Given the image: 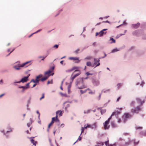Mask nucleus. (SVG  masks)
<instances>
[{
    "label": "nucleus",
    "mask_w": 146,
    "mask_h": 146,
    "mask_svg": "<svg viewBox=\"0 0 146 146\" xmlns=\"http://www.w3.org/2000/svg\"><path fill=\"white\" fill-rule=\"evenodd\" d=\"M7 129L12 132L13 130V129L10 125H8L7 127Z\"/></svg>",
    "instance_id": "28"
},
{
    "label": "nucleus",
    "mask_w": 146,
    "mask_h": 146,
    "mask_svg": "<svg viewBox=\"0 0 146 146\" xmlns=\"http://www.w3.org/2000/svg\"><path fill=\"white\" fill-rule=\"evenodd\" d=\"M85 129L83 127H82L81 128V132L80 134V135H81L82 133L84 131Z\"/></svg>",
    "instance_id": "59"
},
{
    "label": "nucleus",
    "mask_w": 146,
    "mask_h": 146,
    "mask_svg": "<svg viewBox=\"0 0 146 146\" xmlns=\"http://www.w3.org/2000/svg\"><path fill=\"white\" fill-rule=\"evenodd\" d=\"M31 62V61H27L25 62V63H23V64H21L19 66L23 67L24 66H25L26 64H27L29 63H30Z\"/></svg>",
    "instance_id": "26"
},
{
    "label": "nucleus",
    "mask_w": 146,
    "mask_h": 146,
    "mask_svg": "<svg viewBox=\"0 0 146 146\" xmlns=\"http://www.w3.org/2000/svg\"><path fill=\"white\" fill-rule=\"evenodd\" d=\"M132 117V115L129 113H126L124 114L122 117L123 122L125 123L127 121V119Z\"/></svg>",
    "instance_id": "2"
},
{
    "label": "nucleus",
    "mask_w": 146,
    "mask_h": 146,
    "mask_svg": "<svg viewBox=\"0 0 146 146\" xmlns=\"http://www.w3.org/2000/svg\"><path fill=\"white\" fill-rule=\"evenodd\" d=\"M18 65H19V66H17V65H15L13 66V68L15 69V70H19L20 69V67H21L19 66V64H18Z\"/></svg>",
    "instance_id": "30"
},
{
    "label": "nucleus",
    "mask_w": 146,
    "mask_h": 146,
    "mask_svg": "<svg viewBox=\"0 0 146 146\" xmlns=\"http://www.w3.org/2000/svg\"><path fill=\"white\" fill-rule=\"evenodd\" d=\"M137 33V31H133L132 33V34L134 35H136Z\"/></svg>",
    "instance_id": "45"
},
{
    "label": "nucleus",
    "mask_w": 146,
    "mask_h": 146,
    "mask_svg": "<svg viewBox=\"0 0 146 146\" xmlns=\"http://www.w3.org/2000/svg\"><path fill=\"white\" fill-rule=\"evenodd\" d=\"M117 143H115L113 144H110L108 146H116Z\"/></svg>",
    "instance_id": "49"
},
{
    "label": "nucleus",
    "mask_w": 146,
    "mask_h": 146,
    "mask_svg": "<svg viewBox=\"0 0 146 146\" xmlns=\"http://www.w3.org/2000/svg\"><path fill=\"white\" fill-rule=\"evenodd\" d=\"M30 82L28 83L26 85V86L27 87V88H29V84H30Z\"/></svg>",
    "instance_id": "60"
},
{
    "label": "nucleus",
    "mask_w": 146,
    "mask_h": 146,
    "mask_svg": "<svg viewBox=\"0 0 146 146\" xmlns=\"http://www.w3.org/2000/svg\"><path fill=\"white\" fill-rule=\"evenodd\" d=\"M141 110V107L139 106H138L136 107V109L131 110V111L134 113H138V112L136 111V110L140 111Z\"/></svg>",
    "instance_id": "6"
},
{
    "label": "nucleus",
    "mask_w": 146,
    "mask_h": 146,
    "mask_svg": "<svg viewBox=\"0 0 146 146\" xmlns=\"http://www.w3.org/2000/svg\"><path fill=\"white\" fill-rule=\"evenodd\" d=\"M47 56V55L45 56H40L38 57V58H41V60L44 61V59Z\"/></svg>",
    "instance_id": "34"
},
{
    "label": "nucleus",
    "mask_w": 146,
    "mask_h": 146,
    "mask_svg": "<svg viewBox=\"0 0 146 146\" xmlns=\"http://www.w3.org/2000/svg\"><path fill=\"white\" fill-rule=\"evenodd\" d=\"M120 112L118 111H115L113 112L112 114V115H115L116 118H118L117 115L119 114Z\"/></svg>",
    "instance_id": "16"
},
{
    "label": "nucleus",
    "mask_w": 146,
    "mask_h": 146,
    "mask_svg": "<svg viewBox=\"0 0 146 146\" xmlns=\"http://www.w3.org/2000/svg\"><path fill=\"white\" fill-rule=\"evenodd\" d=\"M94 64L96 65L97 63L100 62V60L99 59H98L97 58H94Z\"/></svg>",
    "instance_id": "23"
},
{
    "label": "nucleus",
    "mask_w": 146,
    "mask_h": 146,
    "mask_svg": "<svg viewBox=\"0 0 146 146\" xmlns=\"http://www.w3.org/2000/svg\"><path fill=\"white\" fill-rule=\"evenodd\" d=\"M133 142H134V144L135 145H137L138 144V143H139V141H138V142H135V140H133Z\"/></svg>",
    "instance_id": "57"
},
{
    "label": "nucleus",
    "mask_w": 146,
    "mask_h": 146,
    "mask_svg": "<svg viewBox=\"0 0 146 146\" xmlns=\"http://www.w3.org/2000/svg\"><path fill=\"white\" fill-rule=\"evenodd\" d=\"M31 100V97L29 98V99L27 101V104H30Z\"/></svg>",
    "instance_id": "44"
},
{
    "label": "nucleus",
    "mask_w": 146,
    "mask_h": 146,
    "mask_svg": "<svg viewBox=\"0 0 146 146\" xmlns=\"http://www.w3.org/2000/svg\"><path fill=\"white\" fill-rule=\"evenodd\" d=\"M45 75L46 76H44V77H45L46 80H47L48 78V77L50 76V75H49V74H47V75Z\"/></svg>",
    "instance_id": "42"
},
{
    "label": "nucleus",
    "mask_w": 146,
    "mask_h": 146,
    "mask_svg": "<svg viewBox=\"0 0 146 146\" xmlns=\"http://www.w3.org/2000/svg\"><path fill=\"white\" fill-rule=\"evenodd\" d=\"M110 40H112V41L110 42V43L112 44V43H115V40L113 38H110Z\"/></svg>",
    "instance_id": "33"
},
{
    "label": "nucleus",
    "mask_w": 146,
    "mask_h": 146,
    "mask_svg": "<svg viewBox=\"0 0 146 146\" xmlns=\"http://www.w3.org/2000/svg\"><path fill=\"white\" fill-rule=\"evenodd\" d=\"M110 102V100H109L108 101V102H107V103H105V104H104V107H106L107 106V105Z\"/></svg>",
    "instance_id": "58"
},
{
    "label": "nucleus",
    "mask_w": 146,
    "mask_h": 146,
    "mask_svg": "<svg viewBox=\"0 0 146 146\" xmlns=\"http://www.w3.org/2000/svg\"><path fill=\"white\" fill-rule=\"evenodd\" d=\"M123 85L122 83H118L117 84V87L118 89H119L120 88L122 87Z\"/></svg>",
    "instance_id": "27"
},
{
    "label": "nucleus",
    "mask_w": 146,
    "mask_h": 146,
    "mask_svg": "<svg viewBox=\"0 0 146 146\" xmlns=\"http://www.w3.org/2000/svg\"><path fill=\"white\" fill-rule=\"evenodd\" d=\"M112 116H113V115H112V114H111V115L110 117H109L108 118V120H106V121H107L108 122V123H109V122L110 121V119H111V117H112Z\"/></svg>",
    "instance_id": "53"
},
{
    "label": "nucleus",
    "mask_w": 146,
    "mask_h": 146,
    "mask_svg": "<svg viewBox=\"0 0 146 146\" xmlns=\"http://www.w3.org/2000/svg\"><path fill=\"white\" fill-rule=\"evenodd\" d=\"M54 67V66L51 67L50 68L48 71L45 72L44 73V75H47L50 74L53 71Z\"/></svg>",
    "instance_id": "10"
},
{
    "label": "nucleus",
    "mask_w": 146,
    "mask_h": 146,
    "mask_svg": "<svg viewBox=\"0 0 146 146\" xmlns=\"http://www.w3.org/2000/svg\"><path fill=\"white\" fill-rule=\"evenodd\" d=\"M83 78H78L76 81V86L77 88L79 89L84 88L86 86L84 84Z\"/></svg>",
    "instance_id": "1"
},
{
    "label": "nucleus",
    "mask_w": 146,
    "mask_h": 146,
    "mask_svg": "<svg viewBox=\"0 0 146 146\" xmlns=\"http://www.w3.org/2000/svg\"><path fill=\"white\" fill-rule=\"evenodd\" d=\"M69 59L70 60H78V61L75 62V63H78L80 61V60H79V57H70L69 58Z\"/></svg>",
    "instance_id": "13"
},
{
    "label": "nucleus",
    "mask_w": 146,
    "mask_h": 146,
    "mask_svg": "<svg viewBox=\"0 0 146 146\" xmlns=\"http://www.w3.org/2000/svg\"><path fill=\"white\" fill-rule=\"evenodd\" d=\"M97 145H95V146H100L99 145H104V143L102 142H98L97 143Z\"/></svg>",
    "instance_id": "38"
},
{
    "label": "nucleus",
    "mask_w": 146,
    "mask_h": 146,
    "mask_svg": "<svg viewBox=\"0 0 146 146\" xmlns=\"http://www.w3.org/2000/svg\"><path fill=\"white\" fill-rule=\"evenodd\" d=\"M71 86V83H70V84L68 85V88L70 89Z\"/></svg>",
    "instance_id": "63"
},
{
    "label": "nucleus",
    "mask_w": 146,
    "mask_h": 146,
    "mask_svg": "<svg viewBox=\"0 0 146 146\" xmlns=\"http://www.w3.org/2000/svg\"><path fill=\"white\" fill-rule=\"evenodd\" d=\"M42 75L41 74H40L36 76V77L35 80L32 79L31 81L30 82H33L34 83H36L38 84L39 83V81L40 79L39 78L42 76Z\"/></svg>",
    "instance_id": "3"
},
{
    "label": "nucleus",
    "mask_w": 146,
    "mask_h": 146,
    "mask_svg": "<svg viewBox=\"0 0 146 146\" xmlns=\"http://www.w3.org/2000/svg\"><path fill=\"white\" fill-rule=\"evenodd\" d=\"M17 83L20 84V82L19 81H17L16 80L14 81L13 82V85L15 86H17Z\"/></svg>",
    "instance_id": "32"
},
{
    "label": "nucleus",
    "mask_w": 146,
    "mask_h": 146,
    "mask_svg": "<svg viewBox=\"0 0 146 146\" xmlns=\"http://www.w3.org/2000/svg\"><path fill=\"white\" fill-rule=\"evenodd\" d=\"M79 49H77L75 51V53H77L79 51Z\"/></svg>",
    "instance_id": "64"
},
{
    "label": "nucleus",
    "mask_w": 146,
    "mask_h": 146,
    "mask_svg": "<svg viewBox=\"0 0 146 146\" xmlns=\"http://www.w3.org/2000/svg\"><path fill=\"white\" fill-rule=\"evenodd\" d=\"M108 143H109L108 140L107 141L105 142V144H106V146H108L109 145H110L108 144Z\"/></svg>",
    "instance_id": "51"
},
{
    "label": "nucleus",
    "mask_w": 146,
    "mask_h": 146,
    "mask_svg": "<svg viewBox=\"0 0 146 146\" xmlns=\"http://www.w3.org/2000/svg\"><path fill=\"white\" fill-rule=\"evenodd\" d=\"M110 91L111 89H109L106 90H103L102 91V92H103L104 93H106L109 92Z\"/></svg>",
    "instance_id": "29"
},
{
    "label": "nucleus",
    "mask_w": 146,
    "mask_h": 146,
    "mask_svg": "<svg viewBox=\"0 0 146 146\" xmlns=\"http://www.w3.org/2000/svg\"><path fill=\"white\" fill-rule=\"evenodd\" d=\"M145 84V82L144 80H142L141 82V84H140V86L142 87H143V86Z\"/></svg>",
    "instance_id": "35"
},
{
    "label": "nucleus",
    "mask_w": 146,
    "mask_h": 146,
    "mask_svg": "<svg viewBox=\"0 0 146 146\" xmlns=\"http://www.w3.org/2000/svg\"><path fill=\"white\" fill-rule=\"evenodd\" d=\"M86 74L87 75V76H88L89 75H92L93 74L92 73H89L88 72H86Z\"/></svg>",
    "instance_id": "55"
},
{
    "label": "nucleus",
    "mask_w": 146,
    "mask_h": 146,
    "mask_svg": "<svg viewBox=\"0 0 146 146\" xmlns=\"http://www.w3.org/2000/svg\"><path fill=\"white\" fill-rule=\"evenodd\" d=\"M111 123V126L113 128H115L117 127V125L115 123L114 121H112Z\"/></svg>",
    "instance_id": "24"
},
{
    "label": "nucleus",
    "mask_w": 146,
    "mask_h": 146,
    "mask_svg": "<svg viewBox=\"0 0 146 146\" xmlns=\"http://www.w3.org/2000/svg\"><path fill=\"white\" fill-rule=\"evenodd\" d=\"M106 111V109H104L103 110H101V113L102 114L104 113Z\"/></svg>",
    "instance_id": "36"
},
{
    "label": "nucleus",
    "mask_w": 146,
    "mask_h": 146,
    "mask_svg": "<svg viewBox=\"0 0 146 146\" xmlns=\"http://www.w3.org/2000/svg\"><path fill=\"white\" fill-rule=\"evenodd\" d=\"M136 100L137 102L138 103H140L141 105H142L145 102L144 101H141L140 99L139 98H137Z\"/></svg>",
    "instance_id": "20"
},
{
    "label": "nucleus",
    "mask_w": 146,
    "mask_h": 146,
    "mask_svg": "<svg viewBox=\"0 0 146 146\" xmlns=\"http://www.w3.org/2000/svg\"><path fill=\"white\" fill-rule=\"evenodd\" d=\"M54 67V66L51 67L50 68L48 71L45 72L44 73V75H47L50 74L53 71Z\"/></svg>",
    "instance_id": "9"
},
{
    "label": "nucleus",
    "mask_w": 146,
    "mask_h": 146,
    "mask_svg": "<svg viewBox=\"0 0 146 146\" xmlns=\"http://www.w3.org/2000/svg\"><path fill=\"white\" fill-rule=\"evenodd\" d=\"M54 67V66L51 67L50 68L48 71L45 72L44 73V75H47L50 74L53 71Z\"/></svg>",
    "instance_id": "8"
},
{
    "label": "nucleus",
    "mask_w": 146,
    "mask_h": 146,
    "mask_svg": "<svg viewBox=\"0 0 146 146\" xmlns=\"http://www.w3.org/2000/svg\"><path fill=\"white\" fill-rule=\"evenodd\" d=\"M135 103V101H132L131 102L130 104V105L132 106H134V104Z\"/></svg>",
    "instance_id": "48"
},
{
    "label": "nucleus",
    "mask_w": 146,
    "mask_h": 146,
    "mask_svg": "<svg viewBox=\"0 0 146 146\" xmlns=\"http://www.w3.org/2000/svg\"><path fill=\"white\" fill-rule=\"evenodd\" d=\"M75 78L73 76L72 77H71L70 78V80H71V81L70 82L71 83V84H72V82L74 79Z\"/></svg>",
    "instance_id": "46"
},
{
    "label": "nucleus",
    "mask_w": 146,
    "mask_h": 146,
    "mask_svg": "<svg viewBox=\"0 0 146 146\" xmlns=\"http://www.w3.org/2000/svg\"><path fill=\"white\" fill-rule=\"evenodd\" d=\"M73 69L72 68L71 69H69V70H66V72H70L72 71H73Z\"/></svg>",
    "instance_id": "52"
},
{
    "label": "nucleus",
    "mask_w": 146,
    "mask_h": 146,
    "mask_svg": "<svg viewBox=\"0 0 146 146\" xmlns=\"http://www.w3.org/2000/svg\"><path fill=\"white\" fill-rule=\"evenodd\" d=\"M30 74H29L27 76H24L19 81L20 83L22 82V83H24L26 82L29 80V77L30 76Z\"/></svg>",
    "instance_id": "4"
},
{
    "label": "nucleus",
    "mask_w": 146,
    "mask_h": 146,
    "mask_svg": "<svg viewBox=\"0 0 146 146\" xmlns=\"http://www.w3.org/2000/svg\"><path fill=\"white\" fill-rule=\"evenodd\" d=\"M63 111L60 110H58L56 112V114L59 115L60 116H62V115Z\"/></svg>",
    "instance_id": "21"
},
{
    "label": "nucleus",
    "mask_w": 146,
    "mask_h": 146,
    "mask_svg": "<svg viewBox=\"0 0 146 146\" xmlns=\"http://www.w3.org/2000/svg\"><path fill=\"white\" fill-rule=\"evenodd\" d=\"M0 132L3 133V135L5 136L6 138H8L9 137V135L8 134H6L4 129H0Z\"/></svg>",
    "instance_id": "7"
},
{
    "label": "nucleus",
    "mask_w": 146,
    "mask_h": 146,
    "mask_svg": "<svg viewBox=\"0 0 146 146\" xmlns=\"http://www.w3.org/2000/svg\"><path fill=\"white\" fill-rule=\"evenodd\" d=\"M100 65V62H98L97 63V64L96 65V66L94 68H96V67L98 66H99V65Z\"/></svg>",
    "instance_id": "62"
},
{
    "label": "nucleus",
    "mask_w": 146,
    "mask_h": 146,
    "mask_svg": "<svg viewBox=\"0 0 146 146\" xmlns=\"http://www.w3.org/2000/svg\"><path fill=\"white\" fill-rule=\"evenodd\" d=\"M44 98V94H42V96L40 98V100H42V98Z\"/></svg>",
    "instance_id": "61"
},
{
    "label": "nucleus",
    "mask_w": 146,
    "mask_h": 146,
    "mask_svg": "<svg viewBox=\"0 0 146 146\" xmlns=\"http://www.w3.org/2000/svg\"><path fill=\"white\" fill-rule=\"evenodd\" d=\"M106 32H104L101 30L99 32V37H101L103 36L104 35H106Z\"/></svg>",
    "instance_id": "17"
},
{
    "label": "nucleus",
    "mask_w": 146,
    "mask_h": 146,
    "mask_svg": "<svg viewBox=\"0 0 146 146\" xmlns=\"http://www.w3.org/2000/svg\"><path fill=\"white\" fill-rule=\"evenodd\" d=\"M119 50L117 48H116L113 49L111 52V53H113L115 52L119 51Z\"/></svg>",
    "instance_id": "31"
},
{
    "label": "nucleus",
    "mask_w": 146,
    "mask_h": 146,
    "mask_svg": "<svg viewBox=\"0 0 146 146\" xmlns=\"http://www.w3.org/2000/svg\"><path fill=\"white\" fill-rule=\"evenodd\" d=\"M23 87L22 88V89H23L22 91L23 92L24 91V90L25 89H28L27 87L26 86H23Z\"/></svg>",
    "instance_id": "54"
},
{
    "label": "nucleus",
    "mask_w": 146,
    "mask_h": 146,
    "mask_svg": "<svg viewBox=\"0 0 146 146\" xmlns=\"http://www.w3.org/2000/svg\"><path fill=\"white\" fill-rule=\"evenodd\" d=\"M86 64L87 66H92V67H93L94 66V65H92V63L90 61H88L87 62Z\"/></svg>",
    "instance_id": "25"
},
{
    "label": "nucleus",
    "mask_w": 146,
    "mask_h": 146,
    "mask_svg": "<svg viewBox=\"0 0 146 146\" xmlns=\"http://www.w3.org/2000/svg\"><path fill=\"white\" fill-rule=\"evenodd\" d=\"M104 56H102L101 57L99 58L98 59H99V60H100V59H102V58H104L105 57H106L107 56V54L105 53V52H104Z\"/></svg>",
    "instance_id": "39"
},
{
    "label": "nucleus",
    "mask_w": 146,
    "mask_h": 146,
    "mask_svg": "<svg viewBox=\"0 0 146 146\" xmlns=\"http://www.w3.org/2000/svg\"><path fill=\"white\" fill-rule=\"evenodd\" d=\"M108 123L107 121H105V122L103 124L105 129H109L110 126L109 125H108Z\"/></svg>",
    "instance_id": "14"
},
{
    "label": "nucleus",
    "mask_w": 146,
    "mask_h": 146,
    "mask_svg": "<svg viewBox=\"0 0 146 146\" xmlns=\"http://www.w3.org/2000/svg\"><path fill=\"white\" fill-rule=\"evenodd\" d=\"M140 25V24L138 22L137 24H132L131 25V27L132 28L137 29Z\"/></svg>",
    "instance_id": "12"
},
{
    "label": "nucleus",
    "mask_w": 146,
    "mask_h": 146,
    "mask_svg": "<svg viewBox=\"0 0 146 146\" xmlns=\"http://www.w3.org/2000/svg\"><path fill=\"white\" fill-rule=\"evenodd\" d=\"M97 127V124L96 123H94L92 124L91 129H96Z\"/></svg>",
    "instance_id": "18"
},
{
    "label": "nucleus",
    "mask_w": 146,
    "mask_h": 146,
    "mask_svg": "<svg viewBox=\"0 0 146 146\" xmlns=\"http://www.w3.org/2000/svg\"><path fill=\"white\" fill-rule=\"evenodd\" d=\"M87 90H90V92H89V94H94L95 93V91L94 90V92H92L91 90L89 88H88L86 90H85L84 91V93H85Z\"/></svg>",
    "instance_id": "19"
},
{
    "label": "nucleus",
    "mask_w": 146,
    "mask_h": 146,
    "mask_svg": "<svg viewBox=\"0 0 146 146\" xmlns=\"http://www.w3.org/2000/svg\"><path fill=\"white\" fill-rule=\"evenodd\" d=\"M92 57L91 56H88L86 57L85 58V60H90L92 58Z\"/></svg>",
    "instance_id": "37"
},
{
    "label": "nucleus",
    "mask_w": 146,
    "mask_h": 146,
    "mask_svg": "<svg viewBox=\"0 0 146 146\" xmlns=\"http://www.w3.org/2000/svg\"><path fill=\"white\" fill-rule=\"evenodd\" d=\"M54 117H53L52 118V121L49 124L48 126V128H49L51 125L54 123Z\"/></svg>",
    "instance_id": "22"
},
{
    "label": "nucleus",
    "mask_w": 146,
    "mask_h": 146,
    "mask_svg": "<svg viewBox=\"0 0 146 146\" xmlns=\"http://www.w3.org/2000/svg\"><path fill=\"white\" fill-rule=\"evenodd\" d=\"M92 111V110L90 109H88L87 110H84L83 111V113L85 115L87 114L90 113Z\"/></svg>",
    "instance_id": "15"
},
{
    "label": "nucleus",
    "mask_w": 146,
    "mask_h": 146,
    "mask_svg": "<svg viewBox=\"0 0 146 146\" xmlns=\"http://www.w3.org/2000/svg\"><path fill=\"white\" fill-rule=\"evenodd\" d=\"M81 74V72H78V73H77V74H75L74 76L76 78V77L78 76L79 75Z\"/></svg>",
    "instance_id": "40"
},
{
    "label": "nucleus",
    "mask_w": 146,
    "mask_h": 146,
    "mask_svg": "<svg viewBox=\"0 0 146 146\" xmlns=\"http://www.w3.org/2000/svg\"><path fill=\"white\" fill-rule=\"evenodd\" d=\"M58 45L55 44L52 47V48H55V49H57L58 48Z\"/></svg>",
    "instance_id": "47"
},
{
    "label": "nucleus",
    "mask_w": 146,
    "mask_h": 146,
    "mask_svg": "<svg viewBox=\"0 0 146 146\" xmlns=\"http://www.w3.org/2000/svg\"><path fill=\"white\" fill-rule=\"evenodd\" d=\"M72 68L73 70H75L73 72V73L76 72H80V70L79 69L80 68V67L74 66L72 67Z\"/></svg>",
    "instance_id": "11"
},
{
    "label": "nucleus",
    "mask_w": 146,
    "mask_h": 146,
    "mask_svg": "<svg viewBox=\"0 0 146 146\" xmlns=\"http://www.w3.org/2000/svg\"><path fill=\"white\" fill-rule=\"evenodd\" d=\"M92 82L93 84L95 86H97L100 84V82L98 80L93 79Z\"/></svg>",
    "instance_id": "5"
},
{
    "label": "nucleus",
    "mask_w": 146,
    "mask_h": 146,
    "mask_svg": "<svg viewBox=\"0 0 146 146\" xmlns=\"http://www.w3.org/2000/svg\"><path fill=\"white\" fill-rule=\"evenodd\" d=\"M45 75L46 76H44V77H45L46 80H47L48 78V77L50 76V75H49V74H47V75Z\"/></svg>",
    "instance_id": "43"
},
{
    "label": "nucleus",
    "mask_w": 146,
    "mask_h": 146,
    "mask_svg": "<svg viewBox=\"0 0 146 146\" xmlns=\"http://www.w3.org/2000/svg\"><path fill=\"white\" fill-rule=\"evenodd\" d=\"M46 80V79L44 77L40 79L41 81L42 82L44 81H45Z\"/></svg>",
    "instance_id": "50"
},
{
    "label": "nucleus",
    "mask_w": 146,
    "mask_h": 146,
    "mask_svg": "<svg viewBox=\"0 0 146 146\" xmlns=\"http://www.w3.org/2000/svg\"><path fill=\"white\" fill-rule=\"evenodd\" d=\"M54 121L57 123H58V122H60V120L58 119H55V118L54 117Z\"/></svg>",
    "instance_id": "56"
},
{
    "label": "nucleus",
    "mask_w": 146,
    "mask_h": 146,
    "mask_svg": "<svg viewBox=\"0 0 146 146\" xmlns=\"http://www.w3.org/2000/svg\"><path fill=\"white\" fill-rule=\"evenodd\" d=\"M132 140H129L128 142H126L125 143V145H129L130 143L132 141Z\"/></svg>",
    "instance_id": "41"
}]
</instances>
